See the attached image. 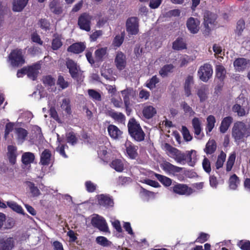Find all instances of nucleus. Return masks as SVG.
<instances>
[{"mask_svg":"<svg viewBox=\"0 0 250 250\" xmlns=\"http://www.w3.org/2000/svg\"><path fill=\"white\" fill-rule=\"evenodd\" d=\"M127 127L129 134L134 141L141 142L145 140L146 134L140 125L134 118L129 119Z\"/></svg>","mask_w":250,"mask_h":250,"instance_id":"nucleus-1","label":"nucleus"},{"mask_svg":"<svg viewBox=\"0 0 250 250\" xmlns=\"http://www.w3.org/2000/svg\"><path fill=\"white\" fill-rule=\"evenodd\" d=\"M126 31L128 36L136 35L139 32V20L136 17L128 18L125 23Z\"/></svg>","mask_w":250,"mask_h":250,"instance_id":"nucleus-2","label":"nucleus"},{"mask_svg":"<svg viewBox=\"0 0 250 250\" xmlns=\"http://www.w3.org/2000/svg\"><path fill=\"white\" fill-rule=\"evenodd\" d=\"M8 58L11 65L14 67L21 66L25 62L22 50L20 49L13 50Z\"/></svg>","mask_w":250,"mask_h":250,"instance_id":"nucleus-3","label":"nucleus"},{"mask_svg":"<svg viewBox=\"0 0 250 250\" xmlns=\"http://www.w3.org/2000/svg\"><path fill=\"white\" fill-rule=\"evenodd\" d=\"M245 124L238 121L234 123L232 129V135L236 141H240L246 137Z\"/></svg>","mask_w":250,"mask_h":250,"instance_id":"nucleus-4","label":"nucleus"},{"mask_svg":"<svg viewBox=\"0 0 250 250\" xmlns=\"http://www.w3.org/2000/svg\"><path fill=\"white\" fill-rule=\"evenodd\" d=\"M170 190L175 194L186 196H189L194 192L193 189L187 185L178 183L173 184Z\"/></svg>","mask_w":250,"mask_h":250,"instance_id":"nucleus-5","label":"nucleus"},{"mask_svg":"<svg viewBox=\"0 0 250 250\" xmlns=\"http://www.w3.org/2000/svg\"><path fill=\"white\" fill-rule=\"evenodd\" d=\"M165 148L166 150L168 151L171 155V157L178 163L180 164H185L184 162L186 160V154L182 152L177 148L173 147L170 144L166 143Z\"/></svg>","mask_w":250,"mask_h":250,"instance_id":"nucleus-6","label":"nucleus"},{"mask_svg":"<svg viewBox=\"0 0 250 250\" xmlns=\"http://www.w3.org/2000/svg\"><path fill=\"white\" fill-rule=\"evenodd\" d=\"M213 70L209 63H205L199 68L198 75L199 79L204 82H207L212 76Z\"/></svg>","mask_w":250,"mask_h":250,"instance_id":"nucleus-7","label":"nucleus"},{"mask_svg":"<svg viewBox=\"0 0 250 250\" xmlns=\"http://www.w3.org/2000/svg\"><path fill=\"white\" fill-rule=\"evenodd\" d=\"M92 17L87 13H82L79 17L78 24L80 29L86 31H89L91 29L90 24Z\"/></svg>","mask_w":250,"mask_h":250,"instance_id":"nucleus-8","label":"nucleus"},{"mask_svg":"<svg viewBox=\"0 0 250 250\" xmlns=\"http://www.w3.org/2000/svg\"><path fill=\"white\" fill-rule=\"evenodd\" d=\"M65 65L69 70L71 77L75 80H77L80 75V68L77 63L73 60L67 58L65 62Z\"/></svg>","mask_w":250,"mask_h":250,"instance_id":"nucleus-9","label":"nucleus"},{"mask_svg":"<svg viewBox=\"0 0 250 250\" xmlns=\"http://www.w3.org/2000/svg\"><path fill=\"white\" fill-rule=\"evenodd\" d=\"M92 225L98 229L100 231L107 232L109 229L105 220L103 217L98 216L93 217L91 221Z\"/></svg>","mask_w":250,"mask_h":250,"instance_id":"nucleus-10","label":"nucleus"},{"mask_svg":"<svg viewBox=\"0 0 250 250\" xmlns=\"http://www.w3.org/2000/svg\"><path fill=\"white\" fill-rule=\"evenodd\" d=\"M41 68L40 63L36 62L26 67V75L32 81L37 80L39 74V70Z\"/></svg>","mask_w":250,"mask_h":250,"instance_id":"nucleus-11","label":"nucleus"},{"mask_svg":"<svg viewBox=\"0 0 250 250\" xmlns=\"http://www.w3.org/2000/svg\"><path fill=\"white\" fill-rule=\"evenodd\" d=\"M209 94V90L208 86L206 84H202L196 89V94L199 98L201 103H204L208 100Z\"/></svg>","mask_w":250,"mask_h":250,"instance_id":"nucleus-12","label":"nucleus"},{"mask_svg":"<svg viewBox=\"0 0 250 250\" xmlns=\"http://www.w3.org/2000/svg\"><path fill=\"white\" fill-rule=\"evenodd\" d=\"M217 16L210 11H206L204 16V24L205 27L208 30H211V26L214 25Z\"/></svg>","mask_w":250,"mask_h":250,"instance_id":"nucleus-13","label":"nucleus"},{"mask_svg":"<svg viewBox=\"0 0 250 250\" xmlns=\"http://www.w3.org/2000/svg\"><path fill=\"white\" fill-rule=\"evenodd\" d=\"M114 62L119 70L121 71L124 69L126 65V56L122 52L118 51L115 56Z\"/></svg>","mask_w":250,"mask_h":250,"instance_id":"nucleus-14","label":"nucleus"},{"mask_svg":"<svg viewBox=\"0 0 250 250\" xmlns=\"http://www.w3.org/2000/svg\"><path fill=\"white\" fill-rule=\"evenodd\" d=\"M98 204L105 208L112 207L114 206V201L112 197L107 194H101L98 197Z\"/></svg>","mask_w":250,"mask_h":250,"instance_id":"nucleus-15","label":"nucleus"},{"mask_svg":"<svg viewBox=\"0 0 250 250\" xmlns=\"http://www.w3.org/2000/svg\"><path fill=\"white\" fill-rule=\"evenodd\" d=\"M125 147L126 153L129 158L131 159H135L138 156L137 150L138 147L134 145L130 141H127L125 143Z\"/></svg>","mask_w":250,"mask_h":250,"instance_id":"nucleus-16","label":"nucleus"},{"mask_svg":"<svg viewBox=\"0 0 250 250\" xmlns=\"http://www.w3.org/2000/svg\"><path fill=\"white\" fill-rule=\"evenodd\" d=\"M187 27L190 33H197L199 30L200 21L197 19L190 17L187 20Z\"/></svg>","mask_w":250,"mask_h":250,"instance_id":"nucleus-17","label":"nucleus"},{"mask_svg":"<svg viewBox=\"0 0 250 250\" xmlns=\"http://www.w3.org/2000/svg\"><path fill=\"white\" fill-rule=\"evenodd\" d=\"M161 167L165 171L169 173L175 174L180 172L182 170V167L174 166L167 161L162 164Z\"/></svg>","mask_w":250,"mask_h":250,"instance_id":"nucleus-18","label":"nucleus"},{"mask_svg":"<svg viewBox=\"0 0 250 250\" xmlns=\"http://www.w3.org/2000/svg\"><path fill=\"white\" fill-rule=\"evenodd\" d=\"M249 63V60L244 58H238L234 61L233 66L237 71L240 72L246 69Z\"/></svg>","mask_w":250,"mask_h":250,"instance_id":"nucleus-19","label":"nucleus"},{"mask_svg":"<svg viewBox=\"0 0 250 250\" xmlns=\"http://www.w3.org/2000/svg\"><path fill=\"white\" fill-rule=\"evenodd\" d=\"M121 93L122 95L124 103L130 102V99H135L136 96V91L132 87H127L122 90Z\"/></svg>","mask_w":250,"mask_h":250,"instance_id":"nucleus-20","label":"nucleus"},{"mask_svg":"<svg viewBox=\"0 0 250 250\" xmlns=\"http://www.w3.org/2000/svg\"><path fill=\"white\" fill-rule=\"evenodd\" d=\"M14 246L13 238H0V250H12Z\"/></svg>","mask_w":250,"mask_h":250,"instance_id":"nucleus-21","label":"nucleus"},{"mask_svg":"<svg viewBox=\"0 0 250 250\" xmlns=\"http://www.w3.org/2000/svg\"><path fill=\"white\" fill-rule=\"evenodd\" d=\"M7 156L9 163L14 165L16 162L17 157V147L13 145H9L7 146Z\"/></svg>","mask_w":250,"mask_h":250,"instance_id":"nucleus-22","label":"nucleus"},{"mask_svg":"<svg viewBox=\"0 0 250 250\" xmlns=\"http://www.w3.org/2000/svg\"><path fill=\"white\" fill-rule=\"evenodd\" d=\"M94 55L97 62H103L108 55L107 47H104L97 49L94 52Z\"/></svg>","mask_w":250,"mask_h":250,"instance_id":"nucleus-23","label":"nucleus"},{"mask_svg":"<svg viewBox=\"0 0 250 250\" xmlns=\"http://www.w3.org/2000/svg\"><path fill=\"white\" fill-rule=\"evenodd\" d=\"M85 47V45L83 42H75L70 45L67 48V51L74 54H79L83 52Z\"/></svg>","mask_w":250,"mask_h":250,"instance_id":"nucleus-24","label":"nucleus"},{"mask_svg":"<svg viewBox=\"0 0 250 250\" xmlns=\"http://www.w3.org/2000/svg\"><path fill=\"white\" fill-rule=\"evenodd\" d=\"M197 152L195 150H191L186 152V157L188 164L189 166L194 167L197 161Z\"/></svg>","mask_w":250,"mask_h":250,"instance_id":"nucleus-25","label":"nucleus"},{"mask_svg":"<svg viewBox=\"0 0 250 250\" xmlns=\"http://www.w3.org/2000/svg\"><path fill=\"white\" fill-rule=\"evenodd\" d=\"M51 153L48 149H44L42 153L40 163L43 166H48L50 163Z\"/></svg>","mask_w":250,"mask_h":250,"instance_id":"nucleus-26","label":"nucleus"},{"mask_svg":"<svg viewBox=\"0 0 250 250\" xmlns=\"http://www.w3.org/2000/svg\"><path fill=\"white\" fill-rule=\"evenodd\" d=\"M107 131L109 135L113 139H118L122 134V132L119 129V128L113 125H110L107 127Z\"/></svg>","mask_w":250,"mask_h":250,"instance_id":"nucleus-27","label":"nucleus"},{"mask_svg":"<svg viewBox=\"0 0 250 250\" xmlns=\"http://www.w3.org/2000/svg\"><path fill=\"white\" fill-rule=\"evenodd\" d=\"M172 47L174 50H182L187 49V43L183 38L178 37L173 42Z\"/></svg>","mask_w":250,"mask_h":250,"instance_id":"nucleus-28","label":"nucleus"},{"mask_svg":"<svg viewBox=\"0 0 250 250\" xmlns=\"http://www.w3.org/2000/svg\"><path fill=\"white\" fill-rule=\"evenodd\" d=\"M233 118L231 116L225 117L222 121L221 125L219 127L220 132L225 133L229 129L230 125L232 123Z\"/></svg>","mask_w":250,"mask_h":250,"instance_id":"nucleus-29","label":"nucleus"},{"mask_svg":"<svg viewBox=\"0 0 250 250\" xmlns=\"http://www.w3.org/2000/svg\"><path fill=\"white\" fill-rule=\"evenodd\" d=\"M106 114L115 121L122 123L125 120V116L122 112H117L113 109L108 110Z\"/></svg>","mask_w":250,"mask_h":250,"instance_id":"nucleus-30","label":"nucleus"},{"mask_svg":"<svg viewBox=\"0 0 250 250\" xmlns=\"http://www.w3.org/2000/svg\"><path fill=\"white\" fill-rule=\"evenodd\" d=\"M35 156L34 153L30 152H26L21 156V162L25 166L30 165L35 160Z\"/></svg>","mask_w":250,"mask_h":250,"instance_id":"nucleus-31","label":"nucleus"},{"mask_svg":"<svg viewBox=\"0 0 250 250\" xmlns=\"http://www.w3.org/2000/svg\"><path fill=\"white\" fill-rule=\"evenodd\" d=\"M156 114V109L151 105L145 106L143 109V114L146 119H150Z\"/></svg>","mask_w":250,"mask_h":250,"instance_id":"nucleus-32","label":"nucleus"},{"mask_svg":"<svg viewBox=\"0 0 250 250\" xmlns=\"http://www.w3.org/2000/svg\"><path fill=\"white\" fill-rule=\"evenodd\" d=\"M29 0H17L13 2V10L15 12H21L27 5Z\"/></svg>","mask_w":250,"mask_h":250,"instance_id":"nucleus-33","label":"nucleus"},{"mask_svg":"<svg viewBox=\"0 0 250 250\" xmlns=\"http://www.w3.org/2000/svg\"><path fill=\"white\" fill-rule=\"evenodd\" d=\"M216 147V143L215 140L213 139L209 140L206 145L204 151L207 154H212L215 151Z\"/></svg>","mask_w":250,"mask_h":250,"instance_id":"nucleus-34","label":"nucleus"},{"mask_svg":"<svg viewBox=\"0 0 250 250\" xmlns=\"http://www.w3.org/2000/svg\"><path fill=\"white\" fill-rule=\"evenodd\" d=\"M174 66L172 64L164 65L159 70V74L163 78L167 77L168 74L173 72Z\"/></svg>","mask_w":250,"mask_h":250,"instance_id":"nucleus-35","label":"nucleus"},{"mask_svg":"<svg viewBox=\"0 0 250 250\" xmlns=\"http://www.w3.org/2000/svg\"><path fill=\"white\" fill-rule=\"evenodd\" d=\"M25 183L29 188L33 197H38L41 194V192L39 189L35 186V184L34 183L30 181H26Z\"/></svg>","mask_w":250,"mask_h":250,"instance_id":"nucleus-36","label":"nucleus"},{"mask_svg":"<svg viewBox=\"0 0 250 250\" xmlns=\"http://www.w3.org/2000/svg\"><path fill=\"white\" fill-rule=\"evenodd\" d=\"M232 110L233 112L236 113L239 117L245 116L248 114V111H246L244 107L237 104L233 105Z\"/></svg>","mask_w":250,"mask_h":250,"instance_id":"nucleus-37","label":"nucleus"},{"mask_svg":"<svg viewBox=\"0 0 250 250\" xmlns=\"http://www.w3.org/2000/svg\"><path fill=\"white\" fill-rule=\"evenodd\" d=\"M6 204L7 206L13 211L18 213L24 215V212L22 207L20 205H19L16 202L14 201H8Z\"/></svg>","mask_w":250,"mask_h":250,"instance_id":"nucleus-38","label":"nucleus"},{"mask_svg":"<svg viewBox=\"0 0 250 250\" xmlns=\"http://www.w3.org/2000/svg\"><path fill=\"white\" fill-rule=\"evenodd\" d=\"M155 177L165 187H169L172 184V180L160 174L155 173Z\"/></svg>","mask_w":250,"mask_h":250,"instance_id":"nucleus-39","label":"nucleus"},{"mask_svg":"<svg viewBox=\"0 0 250 250\" xmlns=\"http://www.w3.org/2000/svg\"><path fill=\"white\" fill-rule=\"evenodd\" d=\"M110 167L118 172H122L124 170V164L120 159H116L112 161Z\"/></svg>","mask_w":250,"mask_h":250,"instance_id":"nucleus-40","label":"nucleus"},{"mask_svg":"<svg viewBox=\"0 0 250 250\" xmlns=\"http://www.w3.org/2000/svg\"><path fill=\"white\" fill-rule=\"evenodd\" d=\"M226 71L225 67L222 65H217L216 67V76L220 81H222L225 78Z\"/></svg>","mask_w":250,"mask_h":250,"instance_id":"nucleus-41","label":"nucleus"},{"mask_svg":"<svg viewBox=\"0 0 250 250\" xmlns=\"http://www.w3.org/2000/svg\"><path fill=\"white\" fill-rule=\"evenodd\" d=\"M239 183V178L235 174H233L229 177V187L230 189L233 190L236 189L238 187Z\"/></svg>","mask_w":250,"mask_h":250,"instance_id":"nucleus-42","label":"nucleus"},{"mask_svg":"<svg viewBox=\"0 0 250 250\" xmlns=\"http://www.w3.org/2000/svg\"><path fill=\"white\" fill-rule=\"evenodd\" d=\"M192 125L194 130V134L196 136L200 134L201 131V122L199 118L194 117L192 120Z\"/></svg>","mask_w":250,"mask_h":250,"instance_id":"nucleus-43","label":"nucleus"},{"mask_svg":"<svg viewBox=\"0 0 250 250\" xmlns=\"http://www.w3.org/2000/svg\"><path fill=\"white\" fill-rule=\"evenodd\" d=\"M207 124L206 126L207 133L211 132L214 127L216 119L214 116L209 115L207 118Z\"/></svg>","mask_w":250,"mask_h":250,"instance_id":"nucleus-44","label":"nucleus"},{"mask_svg":"<svg viewBox=\"0 0 250 250\" xmlns=\"http://www.w3.org/2000/svg\"><path fill=\"white\" fill-rule=\"evenodd\" d=\"M159 83V79L156 75H155L147 81L146 86L150 90H152L155 88L156 84Z\"/></svg>","mask_w":250,"mask_h":250,"instance_id":"nucleus-45","label":"nucleus"},{"mask_svg":"<svg viewBox=\"0 0 250 250\" xmlns=\"http://www.w3.org/2000/svg\"><path fill=\"white\" fill-rule=\"evenodd\" d=\"M66 139L67 142L72 146L76 144L78 142V138L73 131L69 132L66 134Z\"/></svg>","mask_w":250,"mask_h":250,"instance_id":"nucleus-46","label":"nucleus"},{"mask_svg":"<svg viewBox=\"0 0 250 250\" xmlns=\"http://www.w3.org/2000/svg\"><path fill=\"white\" fill-rule=\"evenodd\" d=\"M42 81L44 85L51 87L55 85L56 80L51 75H48L43 76Z\"/></svg>","mask_w":250,"mask_h":250,"instance_id":"nucleus-47","label":"nucleus"},{"mask_svg":"<svg viewBox=\"0 0 250 250\" xmlns=\"http://www.w3.org/2000/svg\"><path fill=\"white\" fill-rule=\"evenodd\" d=\"M57 84L62 89H64L69 86V83L65 80L63 76L59 75L58 77Z\"/></svg>","mask_w":250,"mask_h":250,"instance_id":"nucleus-48","label":"nucleus"},{"mask_svg":"<svg viewBox=\"0 0 250 250\" xmlns=\"http://www.w3.org/2000/svg\"><path fill=\"white\" fill-rule=\"evenodd\" d=\"M124 33H122L121 35H116L113 41L112 45L114 47H120L124 42Z\"/></svg>","mask_w":250,"mask_h":250,"instance_id":"nucleus-49","label":"nucleus"},{"mask_svg":"<svg viewBox=\"0 0 250 250\" xmlns=\"http://www.w3.org/2000/svg\"><path fill=\"white\" fill-rule=\"evenodd\" d=\"M62 45L61 38L59 36L55 37L52 40L51 47L54 50H57Z\"/></svg>","mask_w":250,"mask_h":250,"instance_id":"nucleus-50","label":"nucleus"},{"mask_svg":"<svg viewBox=\"0 0 250 250\" xmlns=\"http://www.w3.org/2000/svg\"><path fill=\"white\" fill-rule=\"evenodd\" d=\"M88 94L89 97L94 101H101L102 97L101 94L94 89H88Z\"/></svg>","mask_w":250,"mask_h":250,"instance_id":"nucleus-51","label":"nucleus"},{"mask_svg":"<svg viewBox=\"0 0 250 250\" xmlns=\"http://www.w3.org/2000/svg\"><path fill=\"white\" fill-rule=\"evenodd\" d=\"M226 157V154L223 152V151L221 152V153L218 156L215 166L216 167V169H219L221 167H222L223 166L224 162L225 161Z\"/></svg>","mask_w":250,"mask_h":250,"instance_id":"nucleus-52","label":"nucleus"},{"mask_svg":"<svg viewBox=\"0 0 250 250\" xmlns=\"http://www.w3.org/2000/svg\"><path fill=\"white\" fill-rule=\"evenodd\" d=\"M16 133L18 136V139L21 141L25 140L28 135L27 131L21 127L17 128L16 129Z\"/></svg>","mask_w":250,"mask_h":250,"instance_id":"nucleus-53","label":"nucleus"},{"mask_svg":"<svg viewBox=\"0 0 250 250\" xmlns=\"http://www.w3.org/2000/svg\"><path fill=\"white\" fill-rule=\"evenodd\" d=\"M245 28V22L243 19L239 20L237 22L235 33L238 36H241Z\"/></svg>","mask_w":250,"mask_h":250,"instance_id":"nucleus-54","label":"nucleus"},{"mask_svg":"<svg viewBox=\"0 0 250 250\" xmlns=\"http://www.w3.org/2000/svg\"><path fill=\"white\" fill-rule=\"evenodd\" d=\"M62 108L69 115L71 114V109L69 100L64 99L61 105Z\"/></svg>","mask_w":250,"mask_h":250,"instance_id":"nucleus-55","label":"nucleus"},{"mask_svg":"<svg viewBox=\"0 0 250 250\" xmlns=\"http://www.w3.org/2000/svg\"><path fill=\"white\" fill-rule=\"evenodd\" d=\"M235 158L236 156L235 154H232L229 156L226 164L227 171L229 172L231 170L235 162Z\"/></svg>","mask_w":250,"mask_h":250,"instance_id":"nucleus-56","label":"nucleus"},{"mask_svg":"<svg viewBox=\"0 0 250 250\" xmlns=\"http://www.w3.org/2000/svg\"><path fill=\"white\" fill-rule=\"evenodd\" d=\"M182 133L184 140L187 142L190 141L192 137L190 135L189 131L186 126H182Z\"/></svg>","mask_w":250,"mask_h":250,"instance_id":"nucleus-57","label":"nucleus"},{"mask_svg":"<svg viewBox=\"0 0 250 250\" xmlns=\"http://www.w3.org/2000/svg\"><path fill=\"white\" fill-rule=\"evenodd\" d=\"M14 126V123L11 122L8 123L6 124L4 134V138L5 140L7 139L9 133L13 130Z\"/></svg>","mask_w":250,"mask_h":250,"instance_id":"nucleus-58","label":"nucleus"},{"mask_svg":"<svg viewBox=\"0 0 250 250\" xmlns=\"http://www.w3.org/2000/svg\"><path fill=\"white\" fill-rule=\"evenodd\" d=\"M96 241L98 244L104 247L108 246L110 243L108 239L104 236H98Z\"/></svg>","mask_w":250,"mask_h":250,"instance_id":"nucleus-59","label":"nucleus"},{"mask_svg":"<svg viewBox=\"0 0 250 250\" xmlns=\"http://www.w3.org/2000/svg\"><path fill=\"white\" fill-rule=\"evenodd\" d=\"M85 187L87 192L92 193L96 190L97 186L91 181H87L85 182Z\"/></svg>","mask_w":250,"mask_h":250,"instance_id":"nucleus-60","label":"nucleus"},{"mask_svg":"<svg viewBox=\"0 0 250 250\" xmlns=\"http://www.w3.org/2000/svg\"><path fill=\"white\" fill-rule=\"evenodd\" d=\"M202 166L204 170L208 173H209L211 170L210 163L209 160L206 157L204 158L202 162Z\"/></svg>","mask_w":250,"mask_h":250,"instance_id":"nucleus-61","label":"nucleus"},{"mask_svg":"<svg viewBox=\"0 0 250 250\" xmlns=\"http://www.w3.org/2000/svg\"><path fill=\"white\" fill-rule=\"evenodd\" d=\"M65 148H68V146L66 144L61 145L56 148V151L64 158H67V156L64 151Z\"/></svg>","mask_w":250,"mask_h":250,"instance_id":"nucleus-62","label":"nucleus"},{"mask_svg":"<svg viewBox=\"0 0 250 250\" xmlns=\"http://www.w3.org/2000/svg\"><path fill=\"white\" fill-rule=\"evenodd\" d=\"M41 28L45 30H48L50 29V23L49 21L45 19H41L39 22Z\"/></svg>","mask_w":250,"mask_h":250,"instance_id":"nucleus-63","label":"nucleus"},{"mask_svg":"<svg viewBox=\"0 0 250 250\" xmlns=\"http://www.w3.org/2000/svg\"><path fill=\"white\" fill-rule=\"evenodd\" d=\"M238 246L242 250H250V241L241 240L238 243Z\"/></svg>","mask_w":250,"mask_h":250,"instance_id":"nucleus-64","label":"nucleus"}]
</instances>
